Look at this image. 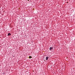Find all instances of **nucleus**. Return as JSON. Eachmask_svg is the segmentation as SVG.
I'll list each match as a JSON object with an SVG mask.
<instances>
[{"instance_id": "nucleus-3", "label": "nucleus", "mask_w": 75, "mask_h": 75, "mask_svg": "<svg viewBox=\"0 0 75 75\" xmlns=\"http://www.w3.org/2000/svg\"><path fill=\"white\" fill-rule=\"evenodd\" d=\"M11 35V34H10V33H9L8 34V36L9 35Z\"/></svg>"}, {"instance_id": "nucleus-2", "label": "nucleus", "mask_w": 75, "mask_h": 75, "mask_svg": "<svg viewBox=\"0 0 75 75\" xmlns=\"http://www.w3.org/2000/svg\"><path fill=\"white\" fill-rule=\"evenodd\" d=\"M49 57H46V60H48V58Z\"/></svg>"}, {"instance_id": "nucleus-4", "label": "nucleus", "mask_w": 75, "mask_h": 75, "mask_svg": "<svg viewBox=\"0 0 75 75\" xmlns=\"http://www.w3.org/2000/svg\"><path fill=\"white\" fill-rule=\"evenodd\" d=\"M29 58H32V57L30 56L29 57Z\"/></svg>"}, {"instance_id": "nucleus-1", "label": "nucleus", "mask_w": 75, "mask_h": 75, "mask_svg": "<svg viewBox=\"0 0 75 75\" xmlns=\"http://www.w3.org/2000/svg\"><path fill=\"white\" fill-rule=\"evenodd\" d=\"M49 50H50L51 51L52 50H53V47H51L49 49Z\"/></svg>"}, {"instance_id": "nucleus-5", "label": "nucleus", "mask_w": 75, "mask_h": 75, "mask_svg": "<svg viewBox=\"0 0 75 75\" xmlns=\"http://www.w3.org/2000/svg\"><path fill=\"white\" fill-rule=\"evenodd\" d=\"M28 1H29V0H28Z\"/></svg>"}]
</instances>
